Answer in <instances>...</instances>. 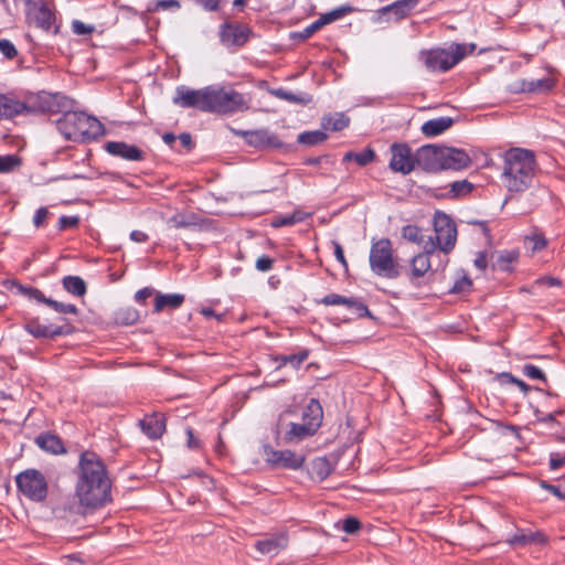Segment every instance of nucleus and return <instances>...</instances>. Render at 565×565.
Segmentation results:
<instances>
[{
    "label": "nucleus",
    "instance_id": "1",
    "mask_svg": "<svg viewBox=\"0 0 565 565\" xmlns=\"http://www.w3.org/2000/svg\"><path fill=\"white\" fill-rule=\"evenodd\" d=\"M71 102L60 94L50 93H0V120L12 119L24 114H58L65 113Z\"/></svg>",
    "mask_w": 565,
    "mask_h": 565
},
{
    "label": "nucleus",
    "instance_id": "2",
    "mask_svg": "<svg viewBox=\"0 0 565 565\" xmlns=\"http://www.w3.org/2000/svg\"><path fill=\"white\" fill-rule=\"evenodd\" d=\"M536 162L534 153L526 149L513 148L504 153L501 174L503 186L511 193L526 191L534 180Z\"/></svg>",
    "mask_w": 565,
    "mask_h": 565
},
{
    "label": "nucleus",
    "instance_id": "3",
    "mask_svg": "<svg viewBox=\"0 0 565 565\" xmlns=\"http://www.w3.org/2000/svg\"><path fill=\"white\" fill-rule=\"evenodd\" d=\"M56 128L65 139L76 142L92 141L104 135V126L97 118L68 109L57 119Z\"/></svg>",
    "mask_w": 565,
    "mask_h": 565
},
{
    "label": "nucleus",
    "instance_id": "4",
    "mask_svg": "<svg viewBox=\"0 0 565 565\" xmlns=\"http://www.w3.org/2000/svg\"><path fill=\"white\" fill-rule=\"evenodd\" d=\"M209 113L234 114L249 109L250 98L231 87L209 86Z\"/></svg>",
    "mask_w": 565,
    "mask_h": 565
},
{
    "label": "nucleus",
    "instance_id": "5",
    "mask_svg": "<svg viewBox=\"0 0 565 565\" xmlns=\"http://www.w3.org/2000/svg\"><path fill=\"white\" fill-rule=\"evenodd\" d=\"M465 55V45L451 44L446 49L422 51L419 60L429 72H447L457 65Z\"/></svg>",
    "mask_w": 565,
    "mask_h": 565
},
{
    "label": "nucleus",
    "instance_id": "6",
    "mask_svg": "<svg viewBox=\"0 0 565 565\" xmlns=\"http://www.w3.org/2000/svg\"><path fill=\"white\" fill-rule=\"evenodd\" d=\"M111 483H96L92 481H77L75 494L79 507L85 511H93L104 507L111 500Z\"/></svg>",
    "mask_w": 565,
    "mask_h": 565
},
{
    "label": "nucleus",
    "instance_id": "7",
    "mask_svg": "<svg viewBox=\"0 0 565 565\" xmlns=\"http://www.w3.org/2000/svg\"><path fill=\"white\" fill-rule=\"evenodd\" d=\"M370 267L373 273L386 278H396L399 275L393 256L392 243L388 238H381L372 244L370 249Z\"/></svg>",
    "mask_w": 565,
    "mask_h": 565
},
{
    "label": "nucleus",
    "instance_id": "8",
    "mask_svg": "<svg viewBox=\"0 0 565 565\" xmlns=\"http://www.w3.org/2000/svg\"><path fill=\"white\" fill-rule=\"evenodd\" d=\"M19 492L35 503H42L49 494V483L45 476L36 469H26L15 477Z\"/></svg>",
    "mask_w": 565,
    "mask_h": 565
},
{
    "label": "nucleus",
    "instance_id": "9",
    "mask_svg": "<svg viewBox=\"0 0 565 565\" xmlns=\"http://www.w3.org/2000/svg\"><path fill=\"white\" fill-rule=\"evenodd\" d=\"M434 231L433 237L436 244V250L439 249L445 254H449L456 246L457 242V226L454 220L441 211L434 214Z\"/></svg>",
    "mask_w": 565,
    "mask_h": 565
},
{
    "label": "nucleus",
    "instance_id": "10",
    "mask_svg": "<svg viewBox=\"0 0 565 565\" xmlns=\"http://www.w3.org/2000/svg\"><path fill=\"white\" fill-rule=\"evenodd\" d=\"M77 481L111 483L104 462L100 460L98 455L93 451H84L81 455Z\"/></svg>",
    "mask_w": 565,
    "mask_h": 565
},
{
    "label": "nucleus",
    "instance_id": "11",
    "mask_svg": "<svg viewBox=\"0 0 565 565\" xmlns=\"http://www.w3.org/2000/svg\"><path fill=\"white\" fill-rule=\"evenodd\" d=\"M174 105L182 108H196L209 113V86L201 89H191L186 86H179L172 98Z\"/></svg>",
    "mask_w": 565,
    "mask_h": 565
},
{
    "label": "nucleus",
    "instance_id": "12",
    "mask_svg": "<svg viewBox=\"0 0 565 565\" xmlns=\"http://www.w3.org/2000/svg\"><path fill=\"white\" fill-rule=\"evenodd\" d=\"M265 460L268 465L276 468L298 470L306 462V456L297 454L289 449L275 450L271 447H265Z\"/></svg>",
    "mask_w": 565,
    "mask_h": 565
},
{
    "label": "nucleus",
    "instance_id": "13",
    "mask_svg": "<svg viewBox=\"0 0 565 565\" xmlns=\"http://www.w3.org/2000/svg\"><path fill=\"white\" fill-rule=\"evenodd\" d=\"M391 152L390 168L394 172L408 174L417 166L415 154H412V150L406 143H393L391 146Z\"/></svg>",
    "mask_w": 565,
    "mask_h": 565
},
{
    "label": "nucleus",
    "instance_id": "14",
    "mask_svg": "<svg viewBox=\"0 0 565 565\" xmlns=\"http://www.w3.org/2000/svg\"><path fill=\"white\" fill-rule=\"evenodd\" d=\"M25 3L29 22L42 30H50L55 20L51 9L42 0H25Z\"/></svg>",
    "mask_w": 565,
    "mask_h": 565
},
{
    "label": "nucleus",
    "instance_id": "15",
    "mask_svg": "<svg viewBox=\"0 0 565 565\" xmlns=\"http://www.w3.org/2000/svg\"><path fill=\"white\" fill-rule=\"evenodd\" d=\"M443 149L444 146L434 145L420 147L415 153L417 167L429 172L443 170Z\"/></svg>",
    "mask_w": 565,
    "mask_h": 565
},
{
    "label": "nucleus",
    "instance_id": "16",
    "mask_svg": "<svg viewBox=\"0 0 565 565\" xmlns=\"http://www.w3.org/2000/svg\"><path fill=\"white\" fill-rule=\"evenodd\" d=\"M423 253L414 256L411 263V277L417 279L423 277L426 273L431 269L430 257L436 254V244L433 236H429L423 245Z\"/></svg>",
    "mask_w": 565,
    "mask_h": 565
},
{
    "label": "nucleus",
    "instance_id": "17",
    "mask_svg": "<svg viewBox=\"0 0 565 565\" xmlns=\"http://www.w3.org/2000/svg\"><path fill=\"white\" fill-rule=\"evenodd\" d=\"M105 150L109 154L119 157L127 161H142L146 157L143 150L124 141H108L105 145Z\"/></svg>",
    "mask_w": 565,
    "mask_h": 565
},
{
    "label": "nucleus",
    "instance_id": "18",
    "mask_svg": "<svg viewBox=\"0 0 565 565\" xmlns=\"http://www.w3.org/2000/svg\"><path fill=\"white\" fill-rule=\"evenodd\" d=\"M443 170H462L471 164L469 154L458 148L444 147Z\"/></svg>",
    "mask_w": 565,
    "mask_h": 565
},
{
    "label": "nucleus",
    "instance_id": "19",
    "mask_svg": "<svg viewBox=\"0 0 565 565\" xmlns=\"http://www.w3.org/2000/svg\"><path fill=\"white\" fill-rule=\"evenodd\" d=\"M249 29L243 24H224L221 30V40L226 45H244L249 38Z\"/></svg>",
    "mask_w": 565,
    "mask_h": 565
},
{
    "label": "nucleus",
    "instance_id": "20",
    "mask_svg": "<svg viewBox=\"0 0 565 565\" xmlns=\"http://www.w3.org/2000/svg\"><path fill=\"white\" fill-rule=\"evenodd\" d=\"M320 303H323L326 306H345L347 308L354 310L359 317L371 316L370 310L364 303L358 301L354 298H347L338 294H330L324 296L320 300Z\"/></svg>",
    "mask_w": 565,
    "mask_h": 565
},
{
    "label": "nucleus",
    "instance_id": "21",
    "mask_svg": "<svg viewBox=\"0 0 565 565\" xmlns=\"http://www.w3.org/2000/svg\"><path fill=\"white\" fill-rule=\"evenodd\" d=\"M25 330L35 338H55L63 334H68L71 329L67 326H44L38 319L29 320Z\"/></svg>",
    "mask_w": 565,
    "mask_h": 565
},
{
    "label": "nucleus",
    "instance_id": "22",
    "mask_svg": "<svg viewBox=\"0 0 565 565\" xmlns=\"http://www.w3.org/2000/svg\"><path fill=\"white\" fill-rule=\"evenodd\" d=\"M237 136H241L245 141L253 147L276 146L277 137L271 135L267 129L257 130H234Z\"/></svg>",
    "mask_w": 565,
    "mask_h": 565
},
{
    "label": "nucleus",
    "instance_id": "23",
    "mask_svg": "<svg viewBox=\"0 0 565 565\" xmlns=\"http://www.w3.org/2000/svg\"><path fill=\"white\" fill-rule=\"evenodd\" d=\"M288 544V539L285 534H276L255 543L256 550L264 555H276L284 550Z\"/></svg>",
    "mask_w": 565,
    "mask_h": 565
},
{
    "label": "nucleus",
    "instance_id": "24",
    "mask_svg": "<svg viewBox=\"0 0 565 565\" xmlns=\"http://www.w3.org/2000/svg\"><path fill=\"white\" fill-rule=\"evenodd\" d=\"M315 434L316 431L307 426V424L288 423L282 438L286 444H299Z\"/></svg>",
    "mask_w": 565,
    "mask_h": 565
},
{
    "label": "nucleus",
    "instance_id": "25",
    "mask_svg": "<svg viewBox=\"0 0 565 565\" xmlns=\"http://www.w3.org/2000/svg\"><path fill=\"white\" fill-rule=\"evenodd\" d=\"M322 418L323 411L320 402L316 398H311L302 411L301 423L307 424V426L317 433L321 426Z\"/></svg>",
    "mask_w": 565,
    "mask_h": 565
},
{
    "label": "nucleus",
    "instance_id": "26",
    "mask_svg": "<svg viewBox=\"0 0 565 565\" xmlns=\"http://www.w3.org/2000/svg\"><path fill=\"white\" fill-rule=\"evenodd\" d=\"M554 86L555 81L551 77L531 81L522 79L512 90L515 93H546L553 89Z\"/></svg>",
    "mask_w": 565,
    "mask_h": 565
},
{
    "label": "nucleus",
    "instance_id": "27",
    "mask_svg": "<svg viewBox=\"0 0 565 565\" xmlns=\"http://www.w3.org/2000/svg\"><path fill=\"white\" fill-rule=\"evenodd\" d=\"M141 430L151 439L161 437L166 429L164 418L161 414H152L139 422Z\"/></svg>",
    "mask_w": 565,
    "mask_h": 565
},
{
    "label": "nucleus",
    "instance_id": "28",
    "mask_svg": "<svg viewBox=\"0 0 565 565\" xmlns=\"http://www.w3.org/2000/svg\"><path fill=\"white\" fill-rule=\"evenodd\" d=\"M35 444L42 450L53 454V455H61L66 451L63 441L55 434H51V433L40 434L35 438Z\"/></svg>",
    "mask_w": 565,
    "mask_h": 565
},
{
    "label": "nucleus",
    "instance_id": "29",
    "mask_svg": "<svg viewBox=\"0 0 565 565\" xmlns=\"http://www.w3.org/2000/svg\"><path fill=\"white\" fill-rule=\"evenodd\" d=\"M547 539L543 532L532 531H518L514 535L508 539V543L511 545L525 546L529 544H546Z\"/></svg>",
    "mask_w": 565,
    "mask_h": 565
},
{
    "label": "nucleus",
    "instance_id": "30",
    "mask_svg": "<svg viewBox=\"0 0 565 565\" xmlns=\"http://www.w3.org/2000/svg\"><path fill=\"white\" fill-rule=\"evenodd\" d=\"M419 0H397L386 7L381 8L380 14L392 13L395 20H402L418 4Z\"/></svg>",
    "mask_w": 565,
    "mask_h": 565
},
{
    "label": "nucleus",
    "instance_id": "31",
    "mask_svg": "<svg viewBox=\"0 0 565 565\" xmlns=\"http://www.w3.org/2000/svg\"><path fill=\"white\" fill-rule=\"evenodd\" d=\"M454 125L451 117H438L425 121L422 125V132L426 137H436L448 130Z\"/></svg>",
    "mask_w": 565,
    "mask_h": 565
},
{
    "label": "nucleus",
    "instance_id": "32",
    "mask_svg": "<svg viewBox=\"0 0 565 565\" xmlns=\"http://www.w3.org/2000/svg\"><path fill=\"white\" fill-rule=\"evenodd\" d=\"M184 302V296L180 294H160L156 295L154 299V312H160L166 308L177 309Z\"/></svg>",
    "mask_w": 565,
    "mask_h": 565
},
{
    "label": "nucleus",
    "instance_id": "33",
    "mask_svg": "<svg viewBox=\"0 0 565 565\" xmlns=\"http://www.w3.org/2000/svg\"><path fill=\"white\" fill-rule=\"evenodd\" d=\"M332 471L331 463L326 457L315 458L310 462L309 473L313 480L323 481Z\"/></svg>",
    "mask_w": 565,
    "mask_h": 565
},
{
    "label": "nucleus",
    "instance_id": "34",
    "mask_svg": "<svg viewBox=\"0 0 565 565\" xmlns=\"http://www.w3.org/2000/svg\"><path fill=\"white\" fill-rule=\"evenodd\" d=\"M64 289L77 297H82L86 294V284L78 276H65L62 280Z\"/></svg>",
    "mask_w": 565,
    "mask_h": 565
},
{
    "label": "nucleus",
    "instance_id": "35",
    "mask_svg": "<svg viewBox=\"0 0 565 565\" xmlns=\"http://www.w3.org/2000/svg\"><path fill=\"white\" fill-rule=\"evenodd\" d=\"M350 118L344 114H335L322 119V127L327 130L340 131L349 126Z\"/></svg>",
    "mask_w": 565,
    "mask_h": 565
},
{
    "label": "nucleus",
    "instance_id": "36",
    "mask_svg": "<svg viewBox=\"0 0 565 565\" xmlns=\"http://www.w3.org/2000/svg\"><path fill=\"white\" fill-rule=\"evenodd\" d=\"M309 352L303 350L297 354L290 355H277L274 358V361L278 362V367L280 369L287 364H290L294 369H298L301 363H303L308 359Z\"/></svg>",
    "mask_w": 565,
    "mask_h": 565
},
{
    "label": "nucleus",
    "instance_id": "37",
    "mask_svg": "<svg viewBox=\"0 0 565 565\" xmlns=\"http://www.w3.org/2000/svg\"><path fill=\"white\" fill-rule=\"evenodd\" d=\"M374 158H375V152L371 148H367L359 153L352 152V151L347 152L343 156V162H349V161L354 160L359 166L364 167V166L369 164L370 162H372L374 160Z\"/></svg>",
    "mask_w": 565,
    "mask_h": 565
},
{
    "label": "nucleus",
    "instance_id": "38",
    "mask_svg": "<svg viewBox=\"0 0 565 565\" xmlns=\"http://www.w3.org/2000/svg\"><path fill=\"white\" fill-rule=\"evenodd\" d=\"M473 190V184L467 180H460L452 182L447 196L450 199H457L469 194Z\"/></svg>",
    "mask_w": 565,
    "mask_h": 565
},
{
    "label": "nucleus",
    "instance_id": "39",
    "mask_svg": "<svg viewBox=\"0 0 565 565\" xmlns=\"http://www.w3.org/2000/svg\"><path fill=\"white\" fill-rule=\"evenodd\" d=\"M327 137V134L321 130L306 131L298 136V141L301 145L315 146L323 142Z\"/></svg>",
    "mask_w": 565,
    "mask_h": 565
},
{
    "label": "nucleus",
    "instance_id": "40",
    "mask_svg": "<svg viewBox=\"0 0 565 565\" xmlns=\"http://www.w3.org/2000/svg\"><path fill=\"white\" fill-rule=\"evenodd\" d=\"M403 238L408 242L424 245L427 239L424 238L422 230L416 225H406L402 228Z\"/></svg>",
    "mask_w": 565,
    "mask_h": 565
},
{
    "label": "nucleus",
    "instance_id": "41",
    "mask_svg": "<svg viewBox=\"0 0 565 565\" xmlns=\"http://www.w3.org/2000/svg\"><path fill=\"white\" fill-rule=\"evenodd\" d=\"M175 228H186L195 225V216L193 214L177 213L168 221Z\"/></svg>",
    "mask_w": 565,
    "mask_h": 565
},
{
    "label": "nucleus",
    "instance_id": "42",
    "mask_svg": "<svg viewBox=\"0 0 565 565\" xmlns=\"http://www.w3.org/2000/svg\"><path fill=\"white\" fill-rule=\"evenodd\" d=\"M21 164V159L15 154L0 156V173H8Z\"/></svg>",
    "mask_w": 565,
    "mask_h": 565
},
{
    "label": "nucleus",
    "instance_id": "43",
    "mask_svg": "<svg viewBox=\"0 0 565 565\" xmlns=\"http://www.w3.org/2000/svg\"><path fill=\"white\" fill-rule=\"evenodd\" d=\"M525 243L531 245L530 248L532 252L542 250L547 245L546 238L540 233H534L531 236H527L525 238Z\"/></svg>",
    "mask_w": 565,
    "mask_h": 565
},
{
    "label": "nucleus",
    "instance_id": "44",
    "mask_svg": "<svg viewBox=\"0 0 565 565\" xmlns=\"http://www.w3.org/2000/svg\"><path fill=\"white\" fill-rule=\"evenodd\" d=\"M271 94L279 99H284V100H287L290 103H296V104L306 103V99L303 97L297 96V95L292 94L291 92L285 90L282 88L274 89V90H271Z\"/></svg>",
    "mask_w": 565,
    "mask_h": 565
},
{
    "label": "nucleus",
    "instance_id": "45",
    "mask_svg": "<svg viewBox=\"0 0 565 565\" xmlns=\"http://www.w3.org/2000/svg\"><path fill=\"white\" fill-rule=\"evenodd\" d=\"M47 306L51 307L52 309H54L55 311L60 312V313L77 315V312H78L77 307L75 305H72V303L65 305L63 302H58V301L53 300V299L47 301Z\"/></svg>",
    "mask_w": 565,
    "mask_h": 565
},
{
    "label": "nucleus",
    "instance_id": "46",
    "mask_svg": "<svg viewBox=\"0 0 565 565\" xmlns=\"http://www.w3.org/2000/svg\"><path fill=\"white\" fill-rule=\"evenodd\" d=\"M522 372L525 376H527L530 379L541 380V381L546 382L544 372L540 367H537L533 364H525L522 369Z\"/></svg>",
    "mask_w": 565,
    "mask_h": 565
},
{
    "label": "nucleus",
    "instance_id": "47",
    "mask_svg": "<svg viewBox=\"0 0 565 565\" xmlns=\"http://www.w3.org/2000/svg\"><path fill=\"white\" fill-rule=\"evenodd\" d=\"M180 8V3L178 0H158L152 8H149V11H159V10H178Z\"/></svg>",
    "mask_w": 565,
    "mask_h": 565
},
{
    "label": "nucleus",
    "instance_id": "48",
    "mask_svg": "<svg viewBox=\"0 0 565 565\" xmlns=\"http://www.w3.org/2000/svg\"><path fill=\"white\" fill-rule=\"evenodd\" d=\"M0 52L9 60H12L18 55L15 46L7 39L0 40Z\"/></svg>",
    "mask_w": 565,
    "mask_h": 565
},
{
    "label": "nucleus",
    "instance_id": "49",
    "mask_svg": "<svg viewBox=\"0 0 565 565\" xmlns=\"http://www.w3.org/2000/svg\"><path fill=\"white\" fill-rule=\"evenodd\" d=\"M72 30L77 35H87L94 32V25L86 24L79 20H74L72 22Z\"/></svg>",
    "mask_w": 565,
    "mask_h": 565
},
{
    "label": "nucleus",
    "instance_id": "50",
    "mask_svg": "<svg viewBox=\"0 0 565 565\" xmlns=\"http://www.w3.org/2000/svg\"><path fill=\"white\" fill-rule=\"evenodd\" d=\"M565 466V451L551 452L550 455V469L555 471Z\"/></svg>",
    "mask_w": 565,
    "mask_h": 565
},
{
    "label": "nucleus",
    "instance_id": "51",
    "mask_svg": "<svg viewBox=\"0 0 565 565\" xmlns=\"http://www.w3.org/2000/svg\"><path fill=\"white\" fill-rule=\"evenodd\" d=\"M350 11H351V8H349V7L339 8V9H335V10L322 15L321 19L324 21V24H328V23H331V22L340 19L341 17H343L345 13H348Z\"/></svg>",
    "mask_w": 565,
    "mask_h": 565
},
{
    "label": "nucleus",
    "instance_id": "52",
    "mask_svg": "<svg viewBox=\"0 0 565 565\" xmlns=\"http://www.w3.org/2000/svg\"><path fill=\"white\" fill-rule=\"evenodd\" d=\"M301 218L298 217L297 214H291L288 216H277L274 218L273 225L275 227L287 226V225H292V224L299 222Z\"/></svg>",
    "mask_w": 565,
    "mask_h": 565
},
{
    "label": "nucleus",
    "instance_id": "53",
    "mask_svg": "<svg viewBox=\"0 0 565 565\" xmlns=\"http://www.w3.org/2000/svg\"><path fill=\"white\" fill-rule=\"evenodd\" d=\"M361 527V523L355 518H347L343 520L342 530L348 534H354Z\"/></svg>",
    "mask_w": 565,
    "mask_h": 565
},
{
    "label": "nucleus",
    "instance_id": "54",
    "mask_svg": "<svg viewBox=\"0 0 565 565\" xmlns=\"http://www.w3.org/2000/svg\"><path fill=\"white\" fill-rule=\"evenodd\" d=\"M324 24V21L319 18L315 22H312L310 25L303 29V31L300 33V36L302 39L310 38L313 33H316L318 30H320Z\"/></svg>",
    "mask_w": 565,
    "mask_h": 565
},
{
    "label": "nucleus",
    "instance_id": "55",
    "mask_svg": "<svg viewBox=\"0 0 565 565\" xmlns=\"http://www.w3.org/2000/svg\"><path fill=\"white\" fill-rule=\"evenodd\" d=\"M79 223L78 216H62L58 221V228L64 231L66 228L76 227Z\"/></svg>",
    "mask_w": 565,
    "mask_h": 565
},
{
    "label": "nucleus",
    "instance_id": "56",
    "mask_svg": "<svg viewBox=\"0 0 565 565\" xmlns=\"http://www.w3.org/2000/svg\"><path fill=\"white\" fill-rule=\"evenodd\" d=\"M49 216V210L46 207H40L36 210L33 216V224L35 227H41L45 224Z\"/></svg>",
    "mask_w": 565,
    "mask_h": 565
},
{
    "label": "nucleus",
    "instance_id": "57",
    "mask_svg": "<svg viewBox=\"0 0 565 565\" xmlns=\"http://www.w3.org/2000/svg\"><path fill=\"white\" fill-rule=\"evenodd\" d=\"M274 260L268 256H260L256 260V268L259 271H268L273 268Z\"/></svg>",
    "mask_w": 565,
    "mask_h": 565
},
{
    "label": "nucleus",
    "instance_id": "58",
    "mask_svg": "<svg viewBox=\"0 0 565 565\" xmlns=\"http://www.w3.org/2000/svg\"><path fill=\"white\" fill-rule=\"evenodd\" d=\"M24 291L31 297L38 300L39 302L47 305V301L51 300V298L45 297V295L36 289V288H25Z\"/></svg>",
    "mask_w": 565,
    "mask_h": 565
},
{
    "label": "nucleus",
    "instance_id": "59",
    "mask_svg": "<svg viewBox=\"0 0 565 565\" xmlns=\"http://www.w3.org/2000/svg\"><path fill=\"white\" fill-rule=\"evenodd\" d=\"M542 488L550 491L552 494L557 497L561 500H565V489H562L558 486H553L547 482H542Z\"/></svg>",
    "mask_w": 565,
    "mask_h": 565
},
{
    "label": "nucleus",
    "instance_id": "60",
    "mask_svg": "<svg viewBox=\"0 0 565 565\" xmlns=\"http://www.w3.org/2000/svg\"><path fill=\"white\" fill-rule=\"evenodd\" d=\"M154 294V289L151 287H146L143 289L138 290L135 294V300L138 302H145L149 297Z\"/></svg>",
    "mask_w": 565,
    "mask_h": 565
},
{
    "label": "nucleus",
    "instance_id": "61",
    "mask_svg": "<svg viewBox=\"0 0 565 565\" xmlns=\"http://www.w3.org/2000/svg\"><path fill=\"white\" fill-rule=\"evenodd\" d=\"M333 245H334V256L337 258V260L344 267L347 268L348 267V263H347V259L344 257V253H343V248L342 246L337 243V242H333Z\"/></svg>",
    "mask_w": 565,
    "mask_h": 565
},
{
    "label": "nucleus",
    "instance_id": "62",
    "mask_svg": "<svg viewBox=\"0 0 565 565\" xmlns=\"http://www.w3.org/2000/svg\"><path fill=\"white\" fill-rule=\"evenodd\" d=\"M470 286H471V280L468 278H463L454 285L452 291L454 292H463V291L468 290L470 288Z\"/></svg>",
    "mask_w": 565,
    "mask_h": 565
},
{
    "label": "nucleus",
    "instance_id": "63",
    "mask_svg": "<svg viewBox=\"0 0 565 565\" xmlns=\"http://www.w3.org/2000/svg\"><path fill=\"white\" fill-rule=\"evenodd\" d=\"M540 286L556 287L561 285V280L554 277H542L536 280Z\"/></svg>",
    "mask_w": 565,
    "mask_h": 565
},
{
    "label": "nucleus",
    "instance_id": "64",
    "mask_svg": "<svg viewBox=\"0 0 565 565\" xmlns=\"http://www.w3.org/2000/svg\"><path fill=\"white\" fill-rule=\"evenodd\" d=\"M205 10L216 11L218 9L220 0H195Z\"/></svg>",
    "mask_w": 565,
    "mask_h": 565
}]
</instances>
